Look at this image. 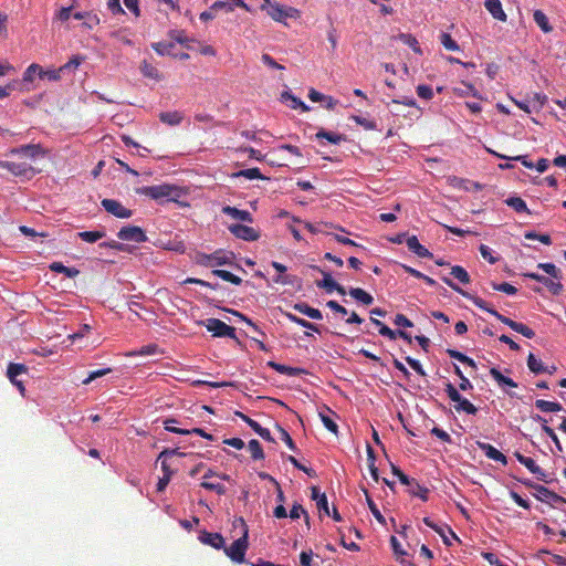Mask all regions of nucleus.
I'll use <instances>...</instances> for the list:
<instances>
[{"instance_id":"f257e3e1","label":"nucleus","mask_w":566,"mask_h":566,"mask_svg":"<svg viewBox=\"0 0 566 566\" xmlns=\"http://www.w3.org/2000/svg\"><path fill=\"white\" fill-rule=\"evenodd\" d=\"M136 192L138 195L149 197L160 203L164 201H177V198L180 196L179 188L169 184L144 186L137 188Z\"/></svg>"},{"instance_id":"f03ea898","label":"nucleus","mask_w":566,"mask_h":566,"mask_svg":"<svg viewBox=\"0 0 566 566\" xmlns=\"http://www.w3.org/2000/svg\"><path fill=\"white\" fill-rule=\"evenodd\" d=\"M242 526V535L235 539L229 547H223L226 555L234 563L241 564L244 562L245 552L248 549L249 530L245 521L242 517L235 518V523Z\"/></svg>"},{"instance_id":"7ed1b4c3","label":"nucleus","mask_w":566,"mask_h":566,"mask_svg":"<svg viewBox=\"0 0 566 566\" xmlns=\"http://www.w3.org/2000/svg\"><path fill=\"white\" fill-rule=\"evenodd\" d=\"M0 168L11 172L15 177H21L30 180L36 174V170L28 163H15L9 160H0Z\"/></svg>"},{"instance_id":"20e7f679","label":"nucleus","mask_w":566,"mask_h":566,"mask_svg":"<svg viewBox=\"0 0 566 566\" xmlns=\"http://www.w3.org/2000/svg\"><path fill=\"white\" fill-rule=\"evenodd\" d=\"M206 328L212 333L214 337L235 338V328L226 324L219 318H208L200 322Z\"/></svg>"},{"instance_id":"39448f33","label":"nucleus","mask_w":566,"mask_h":566,"mask_svg":"<svg viewBox=\"0 0 566 566\" xmlns=\"http://www.w3.org/2000/svg\"><path fill=\"white\" fill-rule=\"evenodd\" d=\"M261 10H265L266 13L276 22H284L287 18H296L298 15V10L295 8L284 7L277 2H273L270 7L262 4Z\"/></svg>"},{"instance_id":"423d86ee","label":"nucleus","mask_w":566,"mask_h":566,"mask_svg":"<svg viewBox=\"0 0 566 566\" xmlns=\"http://www.w3.org/2000/svg\"><path fill=\"white\" fill-rule=\"evenodd\" d=\"M117 238L123 241L144 243L148 240L145 231L137 226H125L117 232Z\"/></svg>"},{"instance_id":"0eeeda50","label":"nucleus","mask_w":566,"mask_h":566,"mask_svg":"<svg viewBox=\"0 0 566 566\" xmlns=\"http://www.w3.org/2000/svg\"><path fill=\"white\" fill-rule=\"evenodd\" d=\"M104 210L119 219H128L133 216V210L125 208L119 201L115 199L105 198L101 201Z\"/></svg>"},{"instance_id":"6e6552de","label":"nucleus","mask_w":566,"mask_h":566,"mask_svg":"<svg viewBox=\"0 0 566 566\" xmlns=\"http://www.w3.org/2000/svg\"><path fill=\"white\" fill-rule=\"evenodd\" d=\"M228 230L238 239L243 241L252 242L256 241L260 238V232L253 229L252 227L233 223L228 227Z\"/></svg>"},{"instance_id":"1a4fd4ad","label":"nucleus","mask_w":566,"mask_h":566,"mask_svg":"<svg viewBox=\"0 0 566 566\" xmlns=\"http://www.w3.org/2000/svg\"><path fill=\"white\" fill-rule=\"evenodd\" d=\"M314 269L319 271L318 266H314ZM321 272L323 274V279L321 281L316 282V285L318 287L325 289L327 293H332V292L336 291L340 295L346 294V289L343 285H340L339 283H337L332 277L331 273L322 271V270H321Z\"/></svg>"},{"instance_id":"9d476101","label":"nucleus","mask_w":566,"mask_h":566,"mask_svg":"<svg viewBox=\"0 0 566 566\" xmlns=\"http://www.w3.org/2000/svg\"><path fill=\"white\" fill-rule=\"evenodd\" d=\"M526 276L545 285L553 295H559L563 291L560 280H555L537 273H527Z\"/></svg>"},{"instance_id":"9b49d317","label":"nucleus","mask_w":566,"mask_h":566,"mask_svg":"<svg viewBox=\"0 0 566 566\" xmlns=\"http://www.w3.org/2000/svg\"><path fill=\"white\" fill-rule=\"evenodd\" d=\"M534 496L541 501V502H554V503H566V499L562 495L555 493L554 491L549 490L548 488L539 484L537 486H534Z\"/></svg>"},{"instance_id":"f8f14e48","label":"nucleus","mask_w":566,"mask_h":566,"mask_svg":"<svg viewBox=\"0 0 566 566\" xmlns=\"http://www.w3.org/2000/svg\"><path fill=\"white\" fill-rule=\"evenodd\" d=\"M473 304L475 306H478L479 308L490 313L491 315L496 317L499 321H501L503 324L507 325L512 329H513V326L516 325V323H517V322L502 315L501 313H499L495 308L490 306L488 302H485L483 298H481L479 296L476 298H473Z\"/></svg>"},{"instance_id":"ddd939ff","label":"nucleus","mask_w":566,"mask_h":566,"mask_svg":"<svg viewBox=\"0 0 566 566\" xmlns=\"http://www.w3.org/2000/svg\"><path fill=\"white\" fill-rule=\"evenodd\" d=\"M491 377L496 381L509 396L514 397V394L510 392L506 388H516L517 384L510 377L504 376L496 367L490 369Z\"/></svg>"},{"instance_id":"4468645a","label":"nucleus","mask_w":566,"mask_h":566,"mask_svg":"<svg viewBox=\"0 0 566 566\" xmlns=\"http://www.w3.org/2000/svg\"><path fill=\"white\" fill-rule=\"evenodd\" d=\"M475 444L489 459L501 462L503 465L507 464V458L490 443L476 441Z\"/></svg>"},{"instance_id":"2eb2a0df","label":"nucleus","mask_w":566,"mask_h":566,"mask_svg":"<svg viewBox=\"0 0 566 566\" xmlns=\"http://www.w3.org/2000/svg\"><path fill=\"white\" fill-rule=\"evenodd\" d=\"M199 539L201 543L210 545L216 549H222L224 547V539L220 533L202 531L199 534Z\"/></svg>"},{"instance_id":"dca6fc26","label":"nucleus","mask_w":566,"mask_h":566,"mask_svg":"<svg viewBox=\"0 0 566 566\" xmlns=\"http://www.w3.org/2000/svg\"><path fill=\"white\" fill-rule=\"evenodd\" d=\"M221 211L223 214L229 216L232 219L248 222V223L253 222V217L248 210H241L235 207L224 206V207H222Z\"/></svg>"},{"instance_id":"f3484780","label":"nucleus","mask_w":566,"mask_h":566,"mask_svg":"<svg viewBox=\"0 0 566 566\" xmlns=\"http://www.w3.org/2000/svg\"><path fill=\"white\" fill-rule=\"evenodd\" d=\"M406 245L407 248L417 254L419 258H431L432 253L424 248L422 244H420L418 238L416 235H410L406 239Z\"/></svg>"},{"instance_id":"a211bd4d","label":"nucleus","mask_w":566,"mask_h":566,"mask_svg":"<svg viewBox=\"0 0 566 566\" xmlns=\"http://www.w3.org/2000/svg\"><path fill=\"white\" fill-rule=\"evenodd\" d=\"M484 6L494 19L503 22L506 21L507 17L500 0H485Z\"/></svg>"},{"instance_id":"6ab92c4d","label":"nucleus","mask_w":566,"mask_h":566,"mask_svg":"<svg viewBox=\"0 0 566 566\" xmlns=\"http://www.w3.org/2000/svg\"><path fill=\"white\" fill-rule=\"evenodd\" d=\"M293 308L296 312H298L312 319H322L323 318V314L318 308L312 307L305 302L295 303L293 305Z\"/></svg>"},{"instance_id":"aec40b11","label":"nucleus","mask_w":566,"mask_h":566,"mask_svg":"<svg viewBox=\"0 0 566 566\" xmlns=\"http://www.w3.org/2000/svg\"><path fill=\"white\" fill-rule=\"evenodd\" d=\"M234 258L233 252H226L222 250H218L212 253V268L222 266V265H232V260Z\"/></svg>"},{"instance_id":"412c9836","label":"nucleus","mask_w":566,"mask_h":566,"mask_svg":"<svg viewBox=\"0 0 566 566\" xmlns=\"http://www.w3.org/2000/svg\"><path fill=\"white\" fill-rule=\"evenodd\" d=\"M10 153L15 155H23L30 158H36L40 154H42V148L40 145L30 144L13 148Z\"/></svg>"},{"instance_id":"4be33fe9","label":"nucleus","mask_w":566,"mask_h":566,"mask_svg":"<svg viewBox=\"0 0 566 566\" xmlns=\"http://www.w3.org/2000/svg\"><path fill=\"white\" fill-rule=\"evenodd\" d=\"M284 316L292 323H295L306 329H310L315 333H321V327L314 323H311L310 321H306L295 314H292L290 312H285Z\"/></svg>"},{"instance_id":"5701e85b","label":"nucleus","mask_w":566,"mask_h":566,"mask_svg":"<svg viewBox=\"0 0 566 566\" xmlns=\"http://www.w3.org/2000/svg\"><path fill=\"white\" fill-rule=\"evenodd\" d=\"M348 293L353 298L364 305H370L374 302L373 295L360 287H350Z\"/></svg>"},{"instance_id":"b1692460","label":"nucleus","mask_w":566,"mask_h":566,"mask_svg":"<svg viewBox=\"0 0 566 566\" xmlns=\"http://www.w3.org/2000/svg\"><path fill=\"white\" fill-rule=\"evenodd\" d=\"M316 139H326L328 143L333 145H338L340 142L345 140V136L343 134L334 133L326 130L324 128H321L316 135Z\"/></svg>"},{"instance_id":"393cba45","label":"nucleus","mask_w":566,"mask_h":566,"mask_svg":"<svg viewBox=\"0 0 566 566\" xmlns=\"http://www.w3.org/2000/svg\"><path fill=\"white\" fill-rule=\"evenodd\" d=\"M159 119H160V122H163L164 124H167L169 126H177L184 119V115L178 111L161 112L159 114Z\"/></svg>"},{"instance_id":"a878e982","label":"nucleus","mask_w":566,"mask_h":566,"mask_svg":"<svg viewBox=\"0 0 566 566\" xmlns=\"http://www.w3.org/2000/svg\"><path fill=\"white\" fill-rule=\"evenodd\" d=\"M49 269L52 272L62 273L70 279H73L80 274V271L76 268L65 266L62 262H52Z\"/></svg>"},{"instance_id":"bb28decb","label":"nucleus","mask_w":566,"mask_h":566,"mask_svg":"<svg viewBox=\"0 0 566 566\" xmlns=\"http://www.w3.org/2000/svg\"><path fill=\"white\" fill-rule=\"evenodd\" d=\"M326 410L328 411V413H324V412H319V418L324 424V427L331 431L332 433L334 434H337L338 433V426L337 423L334 421L333 417L335 413L334 411H332L329 408L326 407Z\"/></svg>"},{"instance_id":"cd10ccee","label":"nucleus","mask_w":566,"mask_h":566,"mask_svg":"<svg viewBox=\"0 0 566 566\" xmlns=\"http://www.w3.org/2000/svg\"><path fill=\"white\" fill-rule=\"evenodd\" d=\"M527 367L535 375L543 374L547 370V366H544L542 360L538 359L533 353H530L527 357Z\"/></svg>"},{"instance_id":"c85d7f7f","label":"nucleus","mask_w":566,"mask_h":566,"mask_svg":"<svg viewBox=\"0 0 566 566\" xmlns=\"http://www.w3.org/2000/svg\"><path fill=\"white\" fill-rule=\"evenodd\" d=\"M535 407L542 412H557L563 409L559 402L547 401L543 399H537L535 401Z\"/></svg>"},{"instance_id":"c756f323","label":"nucleus","mask_w":566,"mask_h":566,"mask_svg":"<svg viewBox=\"0 0 566 566\" xmlns=\"http://www.w3.org/2000/svg\"><path fill=\"white\" fill-rule=\"evenodd\" d=\"M151 48L159 55L176 56V53L174 52V49H175V43L174 42H155V43H151Z\"/></svg>"},{"instance_id":"7c9ffc66","label":"nucleus","mask_w":566,"mask_h":566,"mask_svg":"<svg viewBox=\"0 0 566 566\" xmlns=\"http://www.w3.org/2000/svg\"><path fill=\"white\" fill-rule=\"evenodd\" d=\"M534 420L541 421L543 423L546 422V419H544L543 417H541L538 415L536 417H534ZM542 430L554 442V444L556 446L557 450L562 452L563 448H562V444H560L559 439H558L557 434L555 433V431L551 427H548L546 424L542 426Z\"/></svg>"},{"instance_id":"2f4dec72","label":"nucleus","mask_w":566,"mask_h":566,"mask_svg":"<svg viewBox=\"0 0 566 566\" xmlns=\"http://www.w3.org/2000/svg\"><path fill=\"white\" fill-rule=\"evenodd\" d=\"M533 17L535 23L541 28V30L544 33H549L553 30L552 25L549 24L548 18L543 11L536 10Z\"/></svg>"},{"instance_id":"473e14b6","label":"nucleus","mask_w":566,"mask_h":566,"mask_svg":"<svg viewBox=\"0 0 566 566\" xmlns=\"http://www.w3.org/2000/svg\"><path fill=\"white\" fill-rule=\"evenodd\" d=\"M505 203L510 208L514 209L516 212H527V213H530V210L527 208L526 202L521 197H516V196L509 197L505 200Z\"/></svg>"},{"instance_id":"72a5a7b5","label":"nucleus","mask_w":566,"mask_h":566,"mask_svg":"<svg viewBox=\"0 0 566 566\" xmlns=\"http://www.w3.org/2000/svg\"><path fill=\"white\" fill-rule=\"evenodd\" d=\"M211 275L222 279L223 281L230 282L234 285H240L242 283V279L234 275L233 273L226 270H212Z\"/></svg>"},{"instance_id":"f704fd0d","label":"nucleus","mask_w":566,"mask_h":566,"mask_svg":"<svg viewBox=\"0 0 566 566\" xmlns=\"http://www.w3.org/2000/svg\"><path fill=\"white\" fill-rule=\"evenodd\" d=\"M409 492L422 501H428V493L429 490L420 484L416 479L413 480V483L409 485Z\"/></svg>"},{"instance_id":"c9c22d12","label":"nucleus","mask_w":566,"mask_h":566,"mask_svg":"<svg viewBox=\"0 0 566 566\" xmlns=\"http://www.w3.org/2000/svg\"><path fill=\"white\" fill-rule=\"evenodd\" d=\"M28 371H29V369L24 364L10 363L7 367V377L8 378H14V376L19 377L21 375H27Z\"/></svg>"},{"instance_id":"e433bc0d","label":"nucleus","mask_w":566,"mask_h":566,"mask_svg":"<svg viewBox=\"0 0 566 566\" xmlns=\"http://www.w3.org/2000/svg\"><path fill=\"white\" fill-rule=\"evenodd\" d=\"M105 235H106L105 231H82V232L77 233V237L87 243L97 242Z\"/></svg>"},{"instance_id":"4c0bfd02","label":"nucleus","mask_w":566,"mask_h":566,"mask_svg":"<svg viewBox=\"0 0 566 566\" xmlns=\"http://www.w3.org/2000/svg\"><path fill=\"white\" fill-rule=\"evenodd\" d=\"M454 409L458 412L463 411L467 412L468 415H475L478 412V408L464 397H462L460 401L457 405H454Z\"/></svg>"},{"instance_id":"58836bf2","label":"nucleus","mask_w":566,"mask_h":566,"mask_svg":"<svg viewBox=\"0 0 566 566\" xmlns=\"http://www.w3.org/2000/svg\"><path fill=\"white\" fill-rule=\"evenodd\" d=\"M451 275L457 279L462 284H469L470 283V275L468 271L460 266V265H453L451 268Z\"/></svg>"},{"instance_id":"ea45409f","label":"nucleus","mask_w":566,"mask_h":566,"mask_svg":"<svg viewBox=\"0 0 566 566\" xmlns=\"http://www.w3.org/2000/svg\"><path fill=\"white\" fill-rule=\"evenodd\" d=\"M515 458L521 464L525 465L532 473H538L539 467L532 458L525 457L520 452H515Z\"/></svg>"},{"instance_id":"a19ab883","label":"nucleus","mask_w":566,"mask_h":566,"mask_svg":"<svg viewBox=\"0 0 566 566\" xmlns=\"http://www.w3.org/2000/svg\"><path fill=\"white\" fill-rule=\"evenodd\" d=\"M235 177H244L247 179L253 180V179H265V177L262 175L261 170L259 168H248L242 169L235 174Z\"/></svg>"},{"instance_id":"79ce46f5","label":"nucleus","mask_w":566,"mask_h":566,"mask_svg":"<svg viewBox=\"0 0 566 566\" xmlns=\"http://www.w3.org/2000/svg\"><path fill=\"white\" fill-rule=\"evenodd\" d=\"M440 42L448 51H460V45L447 32L440 34Z\"/></svg>"},{"instance_id":"37998d69","label":"nucleus","mask_w":566,"mask_h":566,"mask_svg":"<svg viewBox=\"0 0 566 566\" xmlns=\"http://www.w3.org/2000/svg\"><path fill=\"white\" fill-rule=\"evenodd\" d=\"M441 280L450 286L452 290L461 294L463 297L470 300L473 303V298H476L478 296L462 290L458 284H455L450 277L448 276H441Z\"/></svg>"},{"instance_id":"c03bdc74","label":"nucleus","mask_w":566,"mask_h":566,"mask_svg":"<svg viewBox=\"0 0 566 566\" xmlns=\"http://www.w3.org/2000/svg\"><path fill=\"white\" fill-rule=\"evenodd\" d=\"M538 269L543 270L546 274L555 280H562V272L553 263H539Z\"/></svg>"},{"instance_id":"a18cd8bd","label":"nucleus","mask_w":566,"mask_h":566,"mask_svg":"<svg viewBox=\"0 0 566 566\" xmlns=\"http://www.w3.org/2000/svg\"><path fill=\"white\" fill-rule=\"evenodd\" d=\"M492 155H494L495 157H499V158H502V159H512V160H516V161H520L524 167L526 168H534V164L532 161H530L527 159V156L525 155H518V156H515V157H509V156H505V155H502V154H499L496 151H493V150H489Z\"/></svg>"},{"instance_id":"49530a36","label":"nucleus","mask_w":566,"mask_h":566,"mask_svg":"<svg viewBox=\"0 0 566 566\" xmlns=\"http://www.w3.org/2000/svg\"><path fill=\"white\" fill-rule=\"evenodd\" d=\"M248 447L249 450L251 451V457L253 460H261L264 458L263 449L258 440H250Z\"/></svg>"},{"instance_id":"de8ad7c7","label":"nucleus","mask_w":566,"mask_h":566,"mask_svg":"<svg viewBox=\"0 0 566 566\" xmlns=\"http://www.w3.org/2000/svg\"><path fill=\"white\" fill-rule=\"evenodd\" d=\"M140 72L146 77L154 78V80H160L159 71L151 64L147 63L146 61L140 65Z\"/></svg>"},{"instance_id":"09e8293b","label":"nucleus","mask_w":566,"mask_h":566,"mask_svg":"<svg viewBox=\"0 0 566 566\" xmlns=\"http://www.w3.org/2000/svg\"><path fill=\"white\" fill-rule=\"evenodd\" d=\"M530 98L532 102V108L535 109V112L542 109L548 99L547 96L543 93H533Z\"/></svg>"},{"instance_id":"8fccbe9b","label":"nucleus","mask_w":566,"mask_h":566,"mask_svg":"<svg viewBox=\"0 0 566 566\" xmlns=\"http://www.w3.org/2000/svg\"><path fill=\"white\" fill-rule=\"evenodd\" d=\"M61 71L60 69H52V70H43L40 66L39 70V77L40 78H48L49 81L56 82L61 78Z\"/></svg>"},{"instance_id":"3c124183","label":"nucleus","mask_w":566,"mask_h":566,"mask_svg":"<svg viewBox=\"0 0 566 566\" xmlns=\"http://www.w3.org/2000/svg\"><path fill=\"white\" fill-rule=\"evenodd\" d=\"M365 494H366V499H367V504H368V509L370 510L371 514L374 515V517L380 523V524H385V517L384 515L381 514V512L379 511V509L377 507L376 503L371 500V497L368 495L367 491H365Z\"/></svg>"},{"instance_id":"603ef678","label":"nucleus","mask_w":566,"mask_h":566,"mask_svg":"<svg viewBox=\"0 0 566 566\" xmlns=\"http://www.w3.org/2000/svg\"><path fill=\"white\" fill-rule=\"evenodd\" d=\"M399 38H400V40H401L405 44H407L408 46H410V48L413 50V52L419 53V54L421 53V50H420L419 43H418L417 39H416L413 35L408 34V33H401V34L399 35Z\"/></svg>"},{"instance_id":"864d4df0","label":"nucleus","mask_w":566,"mask_h":566,"mask_svg":"<svg viewBox=\"0 0 566 566\" xmlns=\"http://www.w3.org/2000/svg\"><path fill=\"white\" fill-rule=\"evenodd\" d=\"M353 120L357 125L364 127L367 130H375V129H377V123L375 120L368 119L366 117H363V116H359V115H355V116H353Z\"/></svg>"},{"instance_id":"5fc2aeb1","label":"nucleus","mask_w":566,"mask_h":566,"mask_svg":"<svg viewBox=\"0 0 566 566\" xmlns=\"http://www.w3.org/2000/svg\"><path fill=\"white\" fill-rule=\"evenodd\" d=\"M492 287H493V290L503 292L507 295H515L517 293V289L507 282H502V283L492 282Z\"/></svg>"},{"instance_id":"6e6d98bb","label":"nucleus","mask_w":566,"mask_h":566,"mask_svg":"<svg viewBox=\"0 0 566 566\" xmlns=\"http://www.w3.org/2000/svg\"><path fill=\"white\" fill-rule=\"evenodd\" d=\"M513 331L530 339L535 337V332L523 323L517 322L516 325L513 326Z\"/></svg>"},{"instance_id":"4d7b16f0","label":"nucleus","mask_w":566,"mask_h":566,"mask_svg":"<svg viewBox=\"0 0 566 566\" xmlns=\"http://www.w3.org/2000/svg\"><path fill=\"white\" fill-rule=\"evenodd\" d=\"M200 486L206 490L213 491L219 495H223L227 491L224 485H222L220 483L208 482V481H202L200 483Z\"/></svg>"},{"instance_id":"13d9d810","label":"nucleus","mask_w":566,"mask_h":566,"mask_svg":"<svg viewBox=\"0 0 566 566\" xmlns=\"http://www.w3.org/2000/svg\"><path fill=\"white\" fill-rule=\"evenodd\" d=\"M416 92L420 98L431 99L433 97V90L430 85L420 84L417 86Z\"/></svg>"},{"instance_id":"bf43d9fd","label":"nucleus","mask_w":566,"mask_h":566,"mask_svg":"<svg viewBox=\"0 0 566 566\" xmlns=\"http://www.w3.org/2000/svg\"><path fill=\"white\" fill-rule=\"evenodd\" d=\"M172 423H177V420L174 418L167 419L165 421V429L172 433H178V434H184V436L189 434V429H181L176 426H172Z\"/></svg>"},{"instance_id":"052dcab7","label":"nucleus","mask_w":566,"mask_h":566,"mask_svg":"<svg viewBox=\"0 0 566 566\" xmlns=\"http://www.w3.org/2000/svg\"><path fill=\"white\" fill-rule=\"evenodd\" d=\"M446 392L451 401L455 402V405L460 401V399L463 397L459 390L451 384H446Z\"/></svg>"},{"instance_id":"680f3d73","label":"nucleus","mask_w":566,"mask_h":566,"mask_svg":"<svg viewBox=\"0 0 566 566\" xmlns=\"http://www.w3.org/2000/svg\"><path fill=\"white\" fill-rule=\"evenodd\" d=\"M276 427L280 432L281 439L286 443L289 449H291L292 451H296L297 450L296 444L293 441V439L291 438L290 433L281 426L276 424Z\"/></svg>"},{"instance_id":"e2e57ef3","label":"nucleus","mask_w":566,"mask_h":566,"mask_svg":"<svg viewBox=\"0 0 566 566\" xmlns=\"http://www.w3.org/2000/svg\"><path fill=\"white\" fill-rule=\"evenodd\" d=\"M524 237L528 240H538L546 245L552 244V239L548 234H538L534 231H527Z\"/></svg>"},{"instance_id":"0e129e2a","label":"nucleus","mask_w":566,"mask_h":566,"mask_svg":"<svg viewBox=\"0 0 566 566\" xmlns=\"http://www.w3.org/2000/svg\"><path fill=\"white\" fill-rule=\"evenodd\" d=\"M479 251H480L482 258L485 259L486 261H489L491 264H494L497 262L499 259L493 255L492 249L489 248L488 245L481 244L479 248Z\"/></svg>"},{"instance_id":"69168bd1","label":"nucleus","mask_w":566,"mask_h":566,"mask_svg":"<svg viewBox=\"0 0 566 566\" xmlns=\"http://www.w3.org/2000/svg\"><path fill=\"white\" fill-rule=\"evenodd\" d=\"M405 360L407 361V364L420 376L422 377H426L427 374L424 371V369L422 368V365L420 364V361L418 359H415L410 356H406L405 357Z\"/></svg>"},{"instance_id":"338daca9","label":"nucleus","mask_w":566,"mask_h":566,"mask_svg":"<svg viewBox=\"0 0 566 566\" xmlns=\"http://www.w3.org/2000/svg\"><path fill=\"white\" fill-rule=\"evenodd\" d=\"M392 473H394V475H396L399 479V481L403 485L409 486L410 484L413 483V480H415L413 478L408 476L399 468H397L395 465H392Z\"/></svg>"},{"instance_id":"774afa93","label":"nucleus","mask_w":566,"mask_h":566,"mask_svg":"<svg viewBox=\"0 0 566 566\" xmlns=\"http://www.w3.org/2000/svg\"><path fill=\"white\" fill-rule=\"evenodd\" d=\"M261 60H262V62H263L266 66H269V67H271V69H273V70H280V71H281V70H284V69H285L282 64L277 63V62H276V61H275V60H274L270 54H268V53L262 54Z\"/></svg>"}]
</instances>
